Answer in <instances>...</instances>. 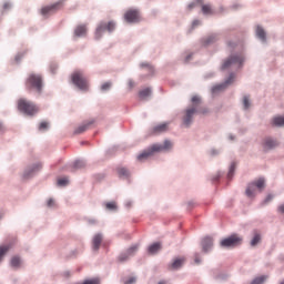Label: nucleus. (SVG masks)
Segmentation results:
<instances>
[{"instance_id": "nucleus-1", "label": "nucleus", "mask_w": 284, "mask_h": 284, "mask_svg": "<svg viewBox=\"0 0 284 284\" xmlns=\"http://www.w3.org/2000/svg\"><path fill=\"white\" fill-rule=\"evenodd\" d=\"M174 149V142L172 140L165 139L160 143H154L146 151H142L141 154L138 155V160L143 162L150 158H153L158 153L168 154L171 153Z\"/></svg>"}, {"instance_id": "nucleus-2", "label": "nucleus", "mask_w": 284, "mask_h": 284, "mask_svg": "<svg viewBox=\"0 0 284 284\" xmlns=\"http://www.w3.org/2000/svg\"><path fill=\"white\" fill-rule=\"evenodd\" d=\"M266 189V181L264 178H260L248 182L247 186H245L244 195L248 201H254L257 194L262 193Z\"/></svg>"}, {"instance_id": "nucleus-3", "label": "nucleus", "mask_w": 284, "mask_h": 284, "mask_svg": "<svg viewBox=\"0 0 284 284\" xmlns=\"http://www.w3.org/2000/svg\"><path fill=\"white\" fill-rule=\"evenodd\" d=\"M26 85L28 90H34L38 94H41L43 90V78L40 74L31 73L26 81Z\"/></svg>"}, {"instance_id": "nucleus-4", "label": "nucleus", "mask_w": 284, "mask_h": 284, "mask_svg": "<svg viewBox=\"0 0 284 284\" xmlns=\"http://www.w3.org/2000/svg\"><path fill=\"white\" fill-rule=\"evenodd\" d=\"M72 83L79 88L82 92L90 90V82L88 78L81 71H74L71 75Z\"/></svg>"}, {"instance_id": "nucleus-5", "label": "nucleus", "mask_w": 284, "mask_h": 284, "mask_svg": "<svg viewBox=\"0 0 284 284\" xmlns=\"http://www.w3.org/2000/svg\"><path fill=\"white\" fill-rule=\"evenodd\" d=\"M196 116V109H184L183 112H181V128L189 130L192 128L193 120Z\"/></svg>"}, {"instance_id": "nucleus-6", "label": "nucleus", "mask_w": 284, "mask_h": 284, "mask_svg": "<svg viewBox=\"0 0 284 284\" xmlns=\"http://www.w3.org/2000/svg\"><path fill=\"white\" fill-rule=\"evenodd\" d=\"M42 171V163H33L26 166L24 171H22L21 178L23 181H30Z\"/></svg>"}, {"instance_id": "nucleus-7", "label": "nucleus", "mask_w": 284, "mask_h": 284, "mask_svg": "<svg viewBox=\"0 0 284 284\" xmlns=\"http://www.w3.org/2000/svg\"><path fill=\"white\" fill-rule=\"evenodd\" d=\"M114 30H116V22H100L95 30V39L103 37V32H114Z\"/></svg>"}, {"instance_id": "nucleus-8", "label": "nucleus", "mask_w": 284, "mask_h": 284, "mask_svg": "<svg viewBox=\"0 0 284 284\" xmlns=\"http://www.w3.org/2000/svg\"><path fill=\"white\" fill-rule=\"evenodd\" d=\"M244 58L243 55H231L227 60L224 61L222 64V70H227L230 68H239L240 65H243Z\"/></svg>"}, {"instance_id": "nucleus-9", "label": "nucleus", "mask_w": 284, "mask_h": 284, "mask_svg": "<svg viewBox=\"0 0 284 284\" xmlns=\"http://www.w3.org/2000/svg\"><path fill=\"white\" fill-rule=\"evenodd\" d=\"M242 243V237L239 235H232L229 236L226 239H224L223 241L220 242V246L222 248H233L235 246L241 245Z\"/></svg>"}, {"instance_id": "nucleus-10", "label": "nucleus", "mask_w": 284, "mask_h": 284, "mask_svg": "<svg viewBox=\"0 0 284 284\" xmlns=\"http://www.w3.org/2000/svg\"><path fill=\"white\" fill-rule=\"evenodd\" d=\"M63 8V0H60L51 6H45L41 8V14L42 17H50V14H54V12H58V10H61Z\"/></svg>"}, {"instance_id": "nucleus-11", "label": "nucleus", "mask_w": 284, "mask_h": 284, "mask_svg": "<svg viewBox=\"0 0 284 284\" xmlns=\"http://www.w3.org/2000/svg\"><path fill=\"white\" fill-rule=\"evenodd\" d=\"M124 20L126 23H139L141 21V12L136 9H129L124 13Z\"/></svg>"}, {"instance_id": "nucleus-12", "label": "nucleus", "mask_w": 284, "mask_h": 284, "mask_svg": "<svg viewBox=\"0 0 284 284\" xmlns=\"http://www.w3.org/2000/svg\"><path fill=\"white\" fill-rule=\"evenodd\" d=\"M232 83H234V74H231L224 83L214 85L212 88V94H219V92H223L227 89V85H232Z\"/></svg>"}, {"instance_id": "nucleus-13", "label": "nucleus", "mask_w": 284, "mask_h": 284, "mask_svg": "<svg viewBox=\"0 0 284 284\" xmlns=\"http://www.w3.org/2000/svg\"><path fill=\"white\" fill-rule=\"evenodd\" d=\"M200 245L202 247V252L204 254H207L209 252H211L213 250V237L205 236L204 239H202V242Z\"/></svg>"}, {"instance_id": "nucleus-14", "label": "nucleus", "mask_w": 284, "mask_h": 284, "mask_svg": "<svg viewBox=\"0 0 284 284\" xmlns=\"http://www.w3.org/2000/svg\"><path fill=\"white\" fill-rule=\"evenodd\" d=\"M278 143L272 138H264L263 140V150L268 152L277 148Z\"/></svg>"}, {"instance_id": "nucleus-15", "label": "nucleus", "mask_w": 284, "mask_h": 284, "mask_svg": "<svg viewBox=\"0 0 284 284\" xmlns=\"http://www.w3.org/2000/svg\"><path fill=\"white\" fill-rule=\"evenodd\" d=\"M102 243H103V234L102 233H95L92 236V251L98 252L99 247H101Z\"/></svg>"}, {"instance_id": "nucleus-16", "label": "nucleus", "mask_w": 284, "mask_h": 284, "mask_svg": "<svg viewBox=\"0 0 284 284\" xmlns=\"http://www.w3.org/2000/svg\"><path fill=\"white\" fill-rule=\"evenodd\" d=\"M169 122H163L162 124H156L155 126L151 128V134H162L168 132L169 130Z\"/></svg>"}, {"instance_id": "nucleus-17", "label": "nucleus", "mask_w": 284, "mask_h": 284, "mask_svg": "<svg viewBox=\"0 0 284 284\" xmlns=\"http://www.w3.org/2000/svg\"><path fill=\"white\" fill-rule=\"evenodd\" d=\"M260 243H262V233H260L258 231H253V235L251 236L248 245L254 248L260 245Z\"/></svg>"}, {"instance_id": "nucleus-18", "label": "nucleus", "mask_w": 284, "mask_h": 284, "mask_svg": "<svg viewBox=\"0 0 284 284\" xmlns=\"http://www.w3.org/2000/svg\"><path fill=\"white\" fill-rule=\"evenodd\" d=\"M18 110H19V114H22V116H26V118H31L38 114V109H34V108H20Z\"/></svg>"}, {"instance_id": "nucleus-19", "label": "nucleus", "mask_w": 284, "mask_h": 284, "mask_svg": "<svg viewBox=\"0 0 284 284\" xmlns=\"http://www.w3.org/2000/svg\"><path fill=\"white\" fill-rule=\"evenodd\" d=\"M73 34H74L75 38L87 37L88 26L87 24H80V26L75 27Z\"/></svg>"}, {"instance_id": "nucleus-20", "label": "nucleus", "mask_w": 284, "mask_h": 284, "mask_svg": "<svg viewBox=\"0 0 284 284\" xmlns=\"http://www.w3.org/2000/svg\"><path fill=\"white\" fill-rule=\"evenodd\" d=\"M10 267H12V270H20L21 266H22V260H21V256L19 255H16V256H12L10 258V263H9Z\"/></svg>"}, {"instance_id": "nucleus-21", "label": "nucleus", "mask_w": 284, "mask_h": 284, "mask_svg": "<svg viewBox=\"0 0 284 284\" xmlns=\"http://www.w3.org/2000/svg\"><path fill=\"white\" fill-rule=\"evenodd\" d=\"M152 97V89L144 88L139 91V99L140 101H148Z\"/></svg>"}, {"instance_id": "nucleus-22", "label": "nucleus", "mask_w": 284, "mask_h": 284, "mask_svg": "<svg viewBox=\"0 0 284 284\" xmlns=\"http://www.w3.org/2000/svg\"><path fill=\"white\" fill-rule=\"evenodd\" d=\"M92 125V121L87 122L80 126H78L77 129H74L73 134L74 135H79L82 134L83 132H87V130H89V128Z\"/></svg>"}, {"instance_id": "nucleus-23", "label": "nucleus", "mask_w": 284, "mask_h": 284, "mask_svg": "<svg viewBox=\"0 0 284 284\" xmlns=\"http://www.w3.org/2000/svg\"><path fill=\"white\" fill-rule=\"evenodd\" d=\"M9 251H10V244L0 245V264L3 262L7 254H9Z\"/></svg>"}, {"instance_id": "nucleus-24", "label": "nucleus", "mask_w": 284, "mask_h": 284, "mask_svg": "<svg viewBox=\"0 0 284 284\" xmlns=\"http://www.w3.org/2000/svg\"><path fill=\"white\" fill-rule=\"evenodd\" d=\"M183 263H184V258L183 257H178V258L174 260V262L171 263L170 268L172 271H178L181 267H183Z\"/></svg>"}, {"instance_id": "nucleus-25", "label": "nucleus", "mask_w": 284, "mask_h": 284, "mask_svg": "<svg viewBox=\"0 0 284 284\" xmlns=\"http://www.w3.org/2000/svg\"><path fill=\"white\" fill-rule=\"evenodd\" d=\"M160 248H161V245L159 242H155L154 244H151L149 247H148V252L151 254V255H155L156 253L160 252Z\"/></svg>"}, {"instance_id": "nucleus-26", "label": "nucleus", "mask_w": 284, "mask_h": 284, "mask_svg": "<svg viewBox=\"0 0 284 284\" xmlns=\"http://www.w3.org/2000/svg\"><path fill=\"white\" fill-rule=\"evenodd\" d=\"M268 280L267 275H261L256 278H254L250 284H265V282Z\"/></svg>"}, {"instance_id": "nucleus-27", "label": "nucleus", "mask_w": 284, "mask_h": 284, "mask_svg": "<svg viewBox=\"0 0 284 284\" xmlns=\"http://www.w3.org/2000/svg\"><path fill=\"white\" fill-rule=\"evenodd\" d=\"M32 103L26 99L18 100V108H32Z\"/></svg>"}, {"instance_id": "nucleus-28", "label": "nucleus", "mask_w": 284, "mask_h": 284, "mask_svg": "<svg viewBox=\"0 0 284 284\" xmlns=\"http://www.w3.org/2000/svg\"><path fill=\"white\" fill-rule=\"evenodd\" d=\"M236 169H237V163L232 162V164H230V168H229V174H227L229 180L233 179V175L235 174Z\"/></svg>"}, {"instance_id": "nucleus-29", "label": "nucleus", "mask_w": 284, "mask_h": 284, "mask_svg": "<svg viewBox=\"0 0 284 284\" xmlns=\"http://www.w3.org/2000/svg\"><path fill=\"white\" fill-rule=\"evenodd\" d=\"M275 199V195L270 193L268 195H266L264 197V200L261 202V206H265V205H268L272 201H274Z\"/></svg>"}, {"instance_id": "nucleus-30", "label": "nucleus", "mask_w": 284, "mask_h": 284, "mask_svg": "<svg viewBox=\"0 0 284 284\" xmlns=\"http://www.w3.org/2000/svg\"><path fill=\"white\" fill-rule=\"evenodd\" d=\"M273 125L278 126V128L284 126V116L273 118Z\"/></svg>"}, {"instance_id": "nucleus-31", "label": "nucleus", "mask_w": 284, "mask_h": 284, "mask_svg": "<svg viewBox=\"0 0 284 284\" xmlns=\"http://www.w3.org/2000/svg\"><path fill=\"white\" fill-rule=\"evenodd\" d=\"M118 174L120 175V178L129 179V176L131 175V172L128 169L122 168L118 170Z\"/></svg>"}, {"instance_id": "nucleus-32", "label": "nucleus", "mask_w": 284, "mask_h": 284, "mask_svg": "<svg viewBox=\"0 0 284 284\" xmlns=\"http://www.w3.org/2000/svg\"><path fill=\"white\" fill-rule=\"evenodd\" d=\"M202 12L203 14H214V10L212 9L211 4H203Z\"/></svg>"}, {"instance_id": "nucleus-33", "label": "nucleus", "mask_w": 284, "mask_h": 284, "mask_svg": "<svg viewBox=\"0 0 284 284\" xmlns=\"http://www.w3.org/2000/svg\"><path fill=\"white\" fill-rule=\"evenodd\" d=\"M256 36L258 37V39H261L262 41H265V30L261 27L256 28Z\"/></svg>"}, {"instance_id": "nucleus-34", "label": "nucleus", "mask_w": 284, "mask_h": 284, "mask_svg": "<svg viewBox=\"0 0 284 284\" xmlns=\"http://www.w3.org/2000/svg\"><path fill=\"white\" fill-rule=\"evenodd\" d=\"M112 89V82L108 81L101 84L100 90L101 92H109Z\"/></svg>"}, {"instance_id": "nucleus-35", "label": "nucleus", "mask_w": 284, "mask_h": 284, "mask_svg": "<svg viewBox=\"0 0 284 284\" xmlns=\"http://www.w3.org/2000/svg\"><path fill=\"white\" fill-rule=\"evenodd\" d=\"M135 252H138V244H134L131 247H129V250L123 252V254H129V256H134Z\"/></svg>"}, {"instance_id": "nucleus-36", "label": "nucleus", "mask_w": 284, "mask_h": 284, "mask_svg": "<svg viewBox=\"0 0 284 284\" xmlns=\"http://www.w3.org/2000/svg\"><path fill=\"white\" fill-rule=\"evenodd\" d=\"M133 255H129L125 253L120 254V256H118V262L120 263H125L129 261V258H131Z\"/></svg>"}, {"instance_id": "nucleus-37", "label": "nucleus", "mask_w": 284, "mask_h": 284, "mask_svg": "<svg viewBox=\"0 0 284 284\" xmlns=\"http://www.w3.org/2000/svg\"><path fill=\"white\" fill-rule=\"evenodd\" d=\"M133 255H129L125 253L120 254V256H118V262L120 263H125L129 261V258H131Z\"/></svg>"}, {"instance_id": "nucleus-38", "label": "nucleus", "mask_w": 284, "mask_h": 284, "mask_svg": "<svg viewBox=\"0 0 284 284\" xmlns=\"http://www.w3.org/2000/svg\"><path fill=\"white\" fill-rule=\"evenodd\" d=\"M73 168L77 169V170L85 168V161H83V160L74 161Z\"/></svg>"}, {"instance_id": "nucleus-39", "label": "nucleus", "mask_w": 284, "mask_h": 284, "mask_svg": "<svg viewBox=\"0 0 284 284\" xmlns=\"http://www.w3.org/2000/svg\"><path fill=\"white\" fill-rule=\"evenodd\" d=\"M191 101L193 105H201V103H203V100L200 95H193Z\"/></svg>"}, {"instance_id": "nucleus-40", "label": "nucleus", "mask_w": 284, "mask_h": 284, "mask_svg": "<svg viewBox=\"0 0 284 284\" xmlns=\"http://www.w3.org/2000/svg\"><path fill=\"white\" fill-rule=\"evenodd\" d=\"M70 184V180L68 178H62L58 180V185L61 187L68 186Z\"/></svg>"}, {"instance_id": "nucleus-41", "label": "nucleus", "mask_w": 284, "mask_h": 284, "mask_svg": "<svg viewBox=\"0 0 284 284\" xmlns=\"http://www.w3.org/2000/svg\"><path fill=\"white\" fill-rule=\"evenodd\" d=\"M220 154H221V150L220 149H211L210 151H209V155H211V158H217V156H220Z\"/></svg>"}, {"instance_id": "nucleus-42", "label": "nucleus", "mask_w": 284, "mask_h": 284, "mask_svg": "<svg viewBox=\"0 0 284 284\" xmlns=\"http://www.w3.org/2000/svg\"><path fill=\"white\" fill-rule=\"evenodd\" d=\"M105 207H106V210L110 211V212H115V211H116V204H115V202H108V203L105 204Z\"/></svg>"}, {"instance_id": "nucleus-43", "label": "nucleus", "mask_w": 284, "mask_h": 284, "mask_svg": "<svg viewBox=\"0 0 284 284\" xmlns=\"http://www.w3.org/2000/svg\"><path fill=\"white\" fill-rule=\"evenodd\" d=\"M82 284H101V280H99V277H93V278L83 281Z\"/></svg>"}, {"instance_id": "nucleus-44", "label": "nucleus", "mask_w": 284, "mask_h": 284, "mask_svg": "<svg viewBox=\"0 0 284 284\" xmlns=\"http://www.w3.org/2000/svg\"><path fill=\"white\" fill-rule=\"evenodd\" d=\"M209 113H210L209 109H205V108L196 109V115L206 116Z\"/></svg>"}, {"instance_id": "nucleus-45", "label": "nucleus", "mask_w": 284, "mask_h": 284, "mask_svg": "<svg viewBox=\"0 0 284 284\" xmlns=\"http://www.w3.org/2000/svg\"><path fill=\"white\" fill-rule=\"evenodd\" d=\"M38 130H39L40 132H45V131H48V130H49V123H47V122H41V123H40V126H38Z\"/></svg>"}, {"instance_id": "nucleus-46", "label": "nucleus", "mask_w": 284, "mask_h": 284, "mask_svg": "<svg viewBox=\"0 0 284 284\" xmlns=\"http://www.w3.org/2000/svg\"><path fill=\"white\" fill-rule=\"evenodd\" d=\"M47 207H49V209L55 207V201L53 197H50L49 201H47Z\"/></svg>"}, {"instance_id": "nucleus-47", "label": "nucleus", "mask_w": 284, "mask_h": 284, "mask_svg": "<svg viewBox=\"0 0 284 284\" xmlns=\"http://www.w3.org/2000/svg\"><path fill=\"white\" fill-rule=\"evenodd\" d=\"M200 3H203V0H196L195 2H192L189 4V10H192L193 8H196Z\"/></svg>"}, {"instance_id": "nucleus-48", "label": "nucleus", "mask_w": 284, "mask_h": 284, "mask_svg": "<svg viewBox=\"0 0 284 284\" xmlns=\"http://www.w3.org/2000/svg\"><path fill=\"white\" fill-rule=\"evenodd\" d=\"M243 105H244V108H250V105H251L250 98L247 95L243 97Z\"/></svg>"}, {"instance_id": "nucleus-49", "label": "nucleus", "mask_w": 284, "mask_h": 284, "mask_svg": "<svg viewBox=\"0 0 284 284\" xmlns=\"http://www.w3.org/2000/svg\"><path fill=\"white\" fill-rule=\"evenodd\" d=\"M141 68H146L149 72H154V68L150 63H142Z\"/></svg>"}, {"instance_id": "nucleus-50", "label": "nucleus", "mask_w": 284, "mask_h": 284, "mask_svg": "<svg viewBox=\"0 0 284 284\" xmlns=\"http://www.w3.org/2000/svg\"><path fill=\"white\" fill-rule=\"evenodd\" d=\"M135 282H136V278H135V277H129V280H126V281L124 282V284H135Z\"/></svg>"}, {"instance_id": "nucleus-51", "label": "nucleus", "mask_w": 284, "mask_h": 284, "mask_svg": "<svg viewBox=\"0 0 284 284\" xmlns=\"http://www.w3.org/2000/svg\"><path fill=\"white\" fill-rule=\"evenodd\" d=\"M202 260H201V255L199 253H195V264L199 265L201 264Z\"/></svg>"}, {"instance_id": "nucleus-52", "label": "nucleus", "mask_w": 284, "mask_h": 284, "mask_svg": "<svg viewBox=\"0 0 284 284\" xmlns=\"http://www.w3.org/2000/svg\"><path fill=\"white\" fill-rule=\"evenodd\" d=\"M135 85H136V83H134V81L129 80V82H128L129 90H132Z\"/></svg>"}, {"instance_id": "nucleus-53", "label": "nucleus", "mask_w": 284, "mask_h": 284, "mask_svg": "<svg viewBox=\"0 0 284 284\" xmlns=\"http://www.w3.org/2000/svg\"><path fill=\"white\" fill-rule=\"evenodd\" d=\"M221 175H222V173H221V172H217V173H215L214 178H212V180H213L214 182H216L217 180H220Z\"/></svg>"}, {"instance_id": "nucleus-54", "label": "nucleus", "mask_w": 284, "mask_h": 284, "mask_svg": "<svg viewBox=\"0 0 284 284\" xmlns=\"http://www.w3.org/2000/svg\"><path fill=\"white\" fill-rule=\"evenodd\" d=\"M278 212H280L281 214H284V204L278 205Z\"/></svg>"}, {"instance_id": "nucleus-55", "label": "nucleus", "mask_w": 284, "mask_h": 284, "mask_svg": "<svg viewBox=\"0 0 284 284\" xmlns=\"http://www.w3.org/2000/svg\"><path fill=\"white\" fill-rule=\"evenodd\" d=\"M229 140H230L231 142L235 141V135H233L232 133H230Z\"/></svg>"}, {"instance_id": "nucleus-56", "label": "nucleus", "mask_w": 284, "mask_h": 284, "mask_svg": "<svg viewBox=\"0 0 284 284\" xmlns=\"http://www.w3.org/2000/svg\"><path fill=\"white\" fill-rule=\"evenodd\" d=\"M212 41H214V36H211V37L207 39L206 43H212Z\"/></svg>"}, {"instance_id": "nucleus-57", "label": "nucleus", "mask_w": 284, "mask_h": 284, "mask_svg": "<svg viewBox=\"0 0 284 284\" xmlns=\"http://www.w3.org/2000/svg\"><path fill=\"white\" fill-rule=\"evenodd\" d=\"M201 22L199 21V20H195L194 22H193V27H195V26H199Z\"/></svg>"}, {"instance_id": "nucleus-58", "label": "nucleus", "mask_w": 284, "mask_h": 284, "mask_svg": "<svg viewBox=\"0 0 284 284\" xmlns=\"http://www.w3.org/2000/svg\"><path fill=\"white\" fill-rule=\"evenodd\" d=\"M125 206L129 209L132 206V202H126Z\"/></svg>"}, {"instance_id": "nucleus-59", "label": "nucleus", "mask_w": 284, "mask_h": 284, "mask_svg": "<svg viewBox=\"0 0 284 284\" xmlns=\"http://www.w3.org/2000/svg\"><path fill=\"white\" fill-rule=\"evenodd\" d=\"M156 284H168V281H160L159 283H156Z\"/></svg>"}, {"instance_id": "nucleus-60", "label": "nucleus", "mask_w": 284, "mask_h": 284, "mask_svg": "<svg viewBox=\"0 0 284 284\" xmlns=\"http://www.w3.org/2000/svg\"><path fill=\"white\" fill-rule=\"evenodd\" d=\"M186 61H190V57L186 58Z\"/></svg>"}, {"instance_id": "nucleus-61", "label": "nucleus", "mask_w": 284, "mask_h": 284, "mask_svg": "<svg viewBox=\"0 0 284 284\" xmlns=\"http://www.w3.org/2000/svg\"><path fill=\"white\" fill-rule=\"evenodd\" d=\"M1 129H2V125H1V123H0V131H1Z\"/></svg>"}, {"instance_id": "nucleus-62", "label": "nucleus", "mask_w": 284, "mask_h": 284, "mask_svg": "<svg viewBox=\"0 0 284 284\" xmlns=\"http://www.w3.org/2000/svg\"><path fill=\"white\" fill-rule=\"evenodd\" d=\"M4 8H8V4H4Z\"/></svg>"}, {"instance_id": "nucleus-63", "label": "nucleus", "mask_w": 284, "mask_h": 284, "mask_svg": "<svg viewBox=\"0 0 284 284\" xmlns=\"http://www.w3.org/2000/svg\"><path fill=\"white\" fill-rule=\"evenodd\" d=\"M281 284H284V282H283V283H281Z\"/></svg>"}]
</instances>
